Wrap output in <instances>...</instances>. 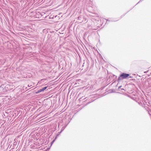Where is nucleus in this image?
I'll use <instances>...</instances> for the list:
<instances>
[{
    "label": "nucleus",
    "mask_w": 151,
    "mask_h": 151,
    "mask_svg": "<svg viewBox=\"0 0 151 151\" xmlns=\"http://www.w3.org/2000/svg\"><path fill=\"white\" fill-rule=\"evenodd\" d=\"M129 74L128 73H123L119 75V76L117 81L119 82L120 81L124 79H125L129 77Z\"/></svg>",
    "instance_id": "1"
},
{
    "label": "nucleus",
    "mask_w": 151,
    "mask_h": 151,
    "mask_svg": "<svg viewBox=\"0 0 151 151\" xmlns=\"http://www.w3.org/2000/svg\"><path fill=\"white\" fill-rule=\"evenodd\" d=\"M47 86H45L41 89H40L37 91L35 92L36 94H38V93L41 92L42 91H43L47 89Z\"/></svg>",
    "instance_id": "2"
},
{
    "label": "nucleus",
    "mask_w": 151,
    "mask_h": 151,
    "mask_svg": "<svg viewBox=\"0 0 151 151\" xmlns=\"http://www.w3.org/2000/svg\"><path fill=\"white\" fill-rule=\"evenodd\" d=\"M62 132L60 131V132H59L56 135V136L55 137V139H57V137L59 136V135Z\"/></svg>",
    "instance_id": "3"
},
{
    "label": "nucleus",
    "mask_w": 151,
    "mask_h": 151,
    "mask_svg": "<svg viewBox=\"0 0 151 151\" xmlns=\"http://www.w3.org/2000/svg\"><path fill=\"white\" fill-rule=\"evenodd\" d=\"M67 126V124H66L65 126H63L61 129V131L62 132L64 129Z\"/></svg>",
    "instance_id": "4"
},
{
    "label": "nucleus",
    "mask_w": 151,
    "mask_h": 151,
    "mask_svg": "<svg viewBox=\"0 0 151 151\" xmlns=\"http://www.w3.org/2000/svg\"><path fill=\"white\" fill-rule=\"evenodd\" d=\"M147 111H148V113L150 115H151V114L150 113V112L151 113V109H150L149 108H148V110H147Z\"/></svg>",
    "instance_id": "5"
},
{
    "label": "nucleus",
    "mask_w": 151,
    "mask_h": 151,
    "mask_svg": "<svg viewBox=\"0 0 151 151\" xmlns=\"http://www.w3.org/2000/svg\"><path fill=\"white\" fill-rule=\"evenodd\" d=\"M126 14V13H125V14H123V15H122L120 17V18H119L118 20H117V21H118V20H119V19H121L125 15V14Z\"/></svg>",
    "instance_id": "6"
},
{
    "label": "nucleus",
    "mask_w": 151,
    "mask_h": 151,
    "mask_svg": "<svg viewBox=\"0 0 151 151\" xmlns=\"http://www.w3.org/2000/svg\"><path fill=\"white\" fill-rule=\"evenodd\" d=\"M106 20H107V21H111V22H116V21H117V20H112L111 19H107Z\"/></svg>",
    "instance_id": "7"
},
{
    "label": "nucleus",
    "mask_w": 151,
    "mask_h": 151,
    "mask_svg": "<svg viewBox=\"0 0 151 151\" xmlns=\"http://www.w3.org/2000/svg\"><path fill=\"white\" fill-rule=\"evenodd\" d=\"M120 91H121L122 92H124V91H125V90L123 89V88H121L120 90Z\"/></svg>",
    "instance_id": "8"
},
{
    "label": "nucleus",
    "mask_w": 151,
    "mask_h": 151,
    "mask_svg": "<svg viewBox=\"0 0 151 151\" xmlns=\"http://www.w3.org/2000/svg\"><path fill=\"white\" fill-rule=\"evenodd\" d=\"M56 139H55H55L52 140V141L51 142V145H52L53 143V142H54L55 141V140Z\"/></svg>",
    "instance_id": "9"
},
{
    "label": "nucleus",
    "mask_w": 151,
    "mask_h": 151,
    "mask_svg": "<svg viewBox=\"0 0 151 151\" xmlns=\"http://www.w3.org/2000/svg\"><path fill=\"white\" fill-rule=\"evenodd\" d=\"M122 87V86H119L118 88V91H120V90L121 88V87Z\"/></svg>",
    "instance_id": "10"
},
{
    "label": "nucleus",
    "mask_w": 151,
    "mask_h": 151,
    "mask_svg": "<svg viewBox=\"0 0 151 151\" xmlns=\"http://www.w3.org/2000/svg\"><path fill=\"white\" fill-rule=\"evenodd\" d=\"M144 0H140V1L137 3V4H138L140 2H142V1H143Z\"/></svg>",
    "instance_id": "11"
},
{
    "label": "nucleus",
    "mask_w": 151,
    "mask_h": 151,
    "mask_svg": "<svg viewBox=\"0 0 151 151\" xmlns=\"http://www.w3.org/2000/svg\"><path fill=\"white\" fill-rule=\"evenodd\" d=\"M81 16H79L78 17V19H81Z\"/></svg>",
    "instance_id": "12"
},
{
    "label": "nucleus",
    "mask_w": 151,
    "mask_h": 151,
    "mask_svg": "<svg viewBox=\"0 0 151 151\" xmlns=\"http://www.w3.org/2000/svg\"><path fill=\"white\" fill-rule=\"evenodd\" d=\"M28 87H30L31 86H32L31 85H29H29H28Z\"/></svg>",
    "instance_id": "13"
},
{
    "label": "nucleus",
    "mask_w": 151,
    "mask_h": 151,
    "mask_svg": "<svg viewBox=\"0 0 151 151\" xmlns=\"http://www.w3.org/2000/svg\"><path fill=\"white\" fill-rule=\"evenodd\" d=\"M128 78H132V77L131 76H129V77H128Z\"/></svg>",
    "instance_id": "14"
},
{
    "label": "nucleus",
    "mask_w": 151,
    "mask_h": 151,
    "mask_svg": "<svg viewBox=\"0 0 151 151\" xmlns=\"http://www.w3.org/2000/svg\"><path fill=\"white\" fill-rule=\"evenodd\" d=\"M81 99H82V98H81L79 99V100H80V101H81Z\"/></svg>",
    "instance_id": "15"
},
{
    "label": "nucleus",
    "mask_w": 151,
    "mask_h": 151,
    "mask_svg": "<svg viewBox=\"0 0 151 151\" xmlns=\"http://www.w3.org/2000/svg\"><path fill=\"white\" fill-rule=\"evenodd\" d=\"M60 125V123L58 124V127H59V126Z\"/></svg>",
    "instance_id": "16"
},
{
    "label": "nucleus",
    "mask_w": 151,
    "mask_h": 151,
    "mask_svg": "<svg viewBox=\"0 0 151 151\" xmlns=\"http://www.w3.org/2000/svg\"><path fill=\"white\" fill-rule=\"evenodd\" d=\"M94 101V100H93V101H91V102H89V103H91V102H92L93 101Z\"/></svg>",
    "instance_id": "17"
},
{
    "label": "nucleus",
    "mask_w": 151,
    "mask_h": 151,
    "mask_svg": "<svg viewBox=\"0 0 151 151\" xmlns=\"http://www.w3.org/2000/svg\"><path fill=\"white\" fill-rule=\"evenodd\" d=\"M135 80V79H132V80Z\"/></svg>",
    "instance_id": "18"
}]
</instances>
